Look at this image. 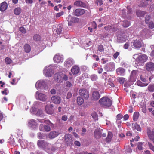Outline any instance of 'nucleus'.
I'll use <instances>...</instances> for the list:
<instances>
[{"label": "nucleus", "mask_w": 154, "mask_h": 154, "mask_svg": "<svg viewBox=\"0 0 154 154\" xmlns=\"http://www.w3.org/2000/svg\"><path fill=\"white\" fill-rule=\"evenodd\" d=\"M37 110L38 109H37L35 107L33 106L31 109L30 111L32 114L35 115L36 114H37Z\"/></svg>", "instance_id": "nucleus-36"}, {"label": "nucleus", "mask_w": 154, "mask_h": 154, "mask_svg": "<svg viewBox=\"0 0 154 154\" xmlns=\"http://www.w3.org/2000/svg\"><path fill=\"white\" fill-rule=\"evenodd\" d=\"M26 142L27 141H26L25 140H23L20 143L21 146L23 147V145L24 146V147L25 148L27 146H29L30 143L31 144V143H27Z\"/></svg>", "instance_id": "nucleus-35"}, {"label": "nucleus", "mask_w": 154, "mask_h": 154, "mask_svg": "<svg viewBox=\"0 0 154 154\" xmlns=\"http://www.w3.org/2000/svg\"><path fill=\"white\" fill-rule=\"evenodd\" d=\"M100 104L105 108H108L112 105L111 100L107 97H102L99 100Z\"/></svg>", "instance_id": "nucleus-2"}, {"label": "nucleus", "mask_w": 154, "mask_h": 154, "mask_svg": "<svg viewBox=\"0 0 154 154\" xmlns=\"http://www.w3.org/2000/svg\"><path fill=\"white\" fill-rule=\"evenodd\" d=\"M66 19L68 22L69 26H71L72 23L75 22L76 21H77L78 20V18L75 17H72L70 15L68 16Z\"/></svg>", "instance_id": "nucleus-19"}, {"label": "nucleus", "mask_w": 154, "mask_h": 154, "mask_svg": "<svg viewBox=\"0 0 154 154\" xmlns=\"http://www.w3.org/2000/svg\"><path fill=\"white\" fill-rule=\"evenodd\" d=\"M150 47L152 50L150 55L152 57H154V45H151Z\"/></svg>", "instance_id": "nucleus-46"}, {"label": "nucleus", "mask_w": 154, "mask_h": 154, "mask_svg": "<svg viewBox=\"0 0 154 154\" xmlns=\"http://www.w3.org/2000/svg\"><path fill=\"white\" fill-rule=\"evenodd\" d=\"M91 78L92 81H94L97 79V77L96 75L94 74L91 75Z\"/></svg>", "instance_id": "nucleus-51"}, {"label": "nucleus", "mask_w": 154, "mask_h": 154, "mask_svg": "<svg viewBox=\"0 0 154 154\" xmlns=\"http://www.w3.org/2000/svg\"><path fill=\"white\" fill-rule=\"evenodd\" d=\"M35 96L37 100H39L44 102L46 101L47 99L46 95L40 92L39 91L36 92Z\"/></svg>", "instance_id": "nucleus-6"}, {"label": "nucleus", "mask_w": 154, "mask_h": 154, "mask_svg": "<svg viewBox=\"0 0 154 154\" xmlns=\"http://www.w3.org/2000/svg\"><path fill=\"white\" fill-rule=\"evenodd\" d=\"M35 87L38 90L41 88L46 90L47 88V83L44 80H39L36 82Z\"/></svg>", "instance_id": "nucleus-4"}, {"label": "nucleus", "mask_w": 154, "mask_h": 154, "mask_svg": "<svg viewBox=\"0 0 154 154\" xmlns=\"http://www.w3.org/2000/svg\"><path fill=\"white\" fill-rule=\"evenodd\" d=\"M19 30L22 33H25L26 32V29L23 27H21L20 28Z\"/></svg>", "instance_id": "nucleus-63"}, {"label": "nucleus", "mask_w": 154, "mask_h": 154, "mask_svg": "<svg viewBox=\"0 0 154 154\" xmlns=\"http://www.w3.org/2000/svg\"><path fill=\"white\" fill-rule=\"evenodd\" d=\"M148 145L150 149L152 151H154V146L149 142L148 143Z\"/></svg>", "instance_id": "nucleus-62"}, {"label": "nucleus", "mask_w": 154, "mask_h": 154, "mask_svg": "<svg viewBox=\"0 0 154 154\" xmlns=\"http://www.w3.org/2000/svg\"><path fill=\"white\" fill-rule=\"evenodd\" d=\"M139 116V113L137 112L134 113L133 116V120L134 121H136L138 119Z\"/></svg>", "instance_id": "nucleus-44"}, {"label": "nucleus", "mask_w": 154, "mask_h": 154, "mask_svg": "<svg viewBox=\"0 0 154 154\" xmlns=\"http://www.w3.org/2000/svg\"><path fill=\"white\" fill-rule=\"evenodd\" d=\"M138 75V73L137 71L133 70L131 74L130 81L131 82L135 81Z\"/></svg>", "instance_id": "nucleus-20"}, {"label": "nucleus", "mask_w": 154, "mask_h": 154, "mask_svg": "<svg viewBox=\"0 0 154 154\" xmlns=\"http://www.w3.org/2000/svg\"><path fill=\"white\" fill-rule=\"evenodd\" d=\"M39 129L41 131L48 132L50 130L51 128L48 125L41 124L39 126Z\"/></svg>", "instance_id": "nucleus-17"}, {"label": "nucleus", "mask_w": 154, "mask_h": 154, "mask_svg": "<svg viewBox=\"0 0 154 154\" xmlns=\"http://www.w3.org/2000/svg\"><path fill=\"white\" fill-rule=\"evenodd\" d=\"M141 110H142V112L144 113H146V106L145 105H144L143 106L141 107Z\"/></svg>", "instance_id": "nucleus-57"}, {"label": "nucleus", "mask_w": 154, "mask_h": 154, "mask_svg": "<svg viewBox=\"0 0 154 154\" xmlns=\"http://www.w3.org/2000/svg\"><path fill=\"white\" fill-rule=\"evenodd\" d=\"M74 5L76 6L88 9L89 6L88 4L85 3L80 1H76L74 2Z\"/></svg>", "instance_id": "nucleus-13"}, {"label": "nucleus", "mask_w": 154, "mask_h": 154, "mask_svg": "<svg viewBox=\"0 0 154 154\" xmlns=\"http://www.w3.org/2000/svg\"><path fill=\"white\" fill-rule=\"evenodd\" d=\"M59 133L55 131H51L50 132L48 135V137L50 139H53L59 135Z\"/></svg>", "instance_id": "nucleus-27"}, {"label": "nucleus", "mask_w": 154, "mask_h": 154, "mask_svg": "<svg viewBox=\"0 0 154 154\" xmlns=\"http://www.w3.org/2000/svg\"><path fill=\"white\" fill-rule=\"evenodd\" d=\"M65 141L67 145H70L72 144L73 140L70 134H67L64 136Z\"/></svg>", "instance_id": "nucleus-16"}, {"label": "nucleus", "mask_w": 154, "mask_h": 154, "mask_svg": "<svg viewBox=\"0 0 154 154\" xmlns=\"http://www.w3.org/2000/svg\"><path fill=\"white\" fill-rule=\"evenodd\" d=\"M130 25V23L127 21H125L123 22L122 24L123 26L124 27H127Z\"/></svg>", "instance_id": "nucleus-43"}, {"label": "nucleus", "mask_w": 154, "mask_h": 154, "mask_svg": "<svg viewBox=\"0 0 154 154\" xmlns=\"http://www.w3.org/2000/svg\"><path fill=\"white\" fill-rule=\"evenodd\" d=\"M117 41L118 42H123L126 41L127 38L126 37L123 35L118 36L117 38Z\"/></svg>", "instance_id": "nucleus-31"}, {"label": "nucleus", "mask_w": 154, "mask_h": 154, "mask_svg": "<svg viewBox=\"0 0 154 154\" xmlns=\"http://www.w3.org/2000/svg\"><path fill=\"white\" fill-rule=\"evenodd\" d=\"M80 71L79 67L76 65L73 66L71 69V71L73 75L79 74Z\"/></svg>", "instance_id": "nucleus-18"}, {"label": "nucleus", "mask_w": 154, "mask_h": 154, "mask_svg": "<svg viewBox=\"0 0 154 154\" xmlns=\"http://www.w3.org/2000/svg\"><path fill=\"white\" fill-rule=\"evenodd\" d=\"M146 31L147 29H145L142 30L140 32V36L142 37L145 35L146 33Z\"/></svg>", "instance_id": "nucleus-47"}, {"label": "nucleus", "mask_w": 154, "mask_h": 154, "mask_svg": "<svg viewBox=\"0 0 154 154\" xmlns=\"http://www.w3.org/2000/svg\"><path fill=\"white\" fill-rule=\"evenodd\" d=\"M53 60L55 63H62L63 60V56L59 54H57L54 56Z\"/></svg>", "instance_id": "nucleus-10"}, {"label": "nucleus", "mask_w": 154, "mask_h": 154, "mask_svg": "<svg viewBox=\"0 0 154 154\" xmlns=\"http://www.w3.org/2000/svg\"><path fill=\"white\" fill-rule=\"evenodd\" d=\"M121 66H122L127 68L128 67V65L124 61L122 62L121 63Z\"/></svg>", "instance_id": "nucleus-53"}, {"label": "nucleus", "mask_w": 154, "mask_h": 154, "mask_svg": "<svg viewBox=\"0 0 154 154\" xmlns=\"http://www.w3.org/2000/svg\"><path fill=\"white\" fill-rule=\"evenodd\" d=\"M117 121L118 120H120L122 119L123 118V116L121 114H118L116 116Z\"/></svg>", "instance_id": "nucleus-55"}, {"label": "nucleus", "mask_w": 154, "mask_h": 154, "mask_svg": "<svg viewBox=\"0 0 154 154\" xmlns=\"http://www.w3.org/2000/svg\"><path fill=\"white\" fill-rule=\"evenodd\" d=\"M106 66L109 71H112L115 69V64L113 62H110L107 63Z\"/></svg>", "instance_id": "nucleus-25"}, {"label": "nucleus", "mask_w": 154, "mask_h": 154, "mask_svg": "<svg viewBox=\"0 0 154 154\" xmlns=\"http://www.w3.org/2000/svg\"><path fill=\"white\" fill-rule=\"evenodd\" d=\"M96 3L98 5L100 6L103 4V1L101 0H98L96 1Z\"/></svg>", "instance_id": "nucleus-59"}, {"label": "nucleus", "mask_w": 154, "mask_h": 154, "mask_svg": "<svg viewBox=\"0 0 154 154\" xmlns=\"http://www.w3.org/2000/svg\"><path fill=\"white\" fill-rule=\"evenodd\" d=\"M38 125V124L37 122L34 119H30L28 121L27 125L32 129L35 130L36 129Z\"/></svg>", "instance_id": "nucleus-8"}, {"label": "nucleus", "mask_w": 154, "mask_h": 154, "mask_svg": "<svg viewBox=\"0 0 154 154\" xmlns=\"http://www.w3.org/2000/svg\"><path fill=\"white\" fill-rule=\"evenodd\" d=\"M142 42L141 38H138L134 40L131 42V46L132 48L136 49H138L141 48L142 45Z\"/></svg>", "instance_id": "nucleus-5"}, {"label": "nucleus", "mask_w": 154, "mask_h": 154, "mask_svg": "<svg viewBox=\"0 0 154 154\" xmlns=\"http://www.w3.org/2000/svg\"><path fill=\"white\" fill-rule=\"evenodd\" d=\"M143 143L142 142H138L137 144V148L138 150L141 151L143 150Z\"/></svg>", "instance_id": "nucleus-40"}, {"label": "nucleus", "mask_w": 154, "mask_h": 154, "mask_svg": "<svg viewBox=\"0 0 154 154\" xmlns=\"http://www.w3.org/2000/svg\"><path fill=\"white\" fill-rule=\"evenodd\" d=\"M92 116L95 120L98 119V116L96 113H94L92 115Z\"/></svg>", "instance_id": "nucleus-56"}, {"label": "nucleus", "mask_w": 154, "mask_h": 154, "mask_svg": "<svg viewBox=\"0 0 154 154\" xmlns=\"http://www.w3.org/2000/svg\"><path fill=\"white\" fill-rule=\"evenodd\" d=\"M132 126L133 130H137L138 131H140L141 130V128L140 127L139 125L137 123L132 124Z\"/></svg>", "instance_id": "nucleus-29"}, {"label": "nucleus", "mask_w": 154, "mask_h": 154, "mask_svg": "<svg viewBox=\"0 0 154 154\" xmlns=\"http://www.w3.org/2000/svg\"><path fill=\"white\" fill-rule=\"evenodd\" d=\"M12 62L11 60L9 58L7 57L5 59V63L7 64H9Z\"/></svg>", "instance_id": "nucleus-50"}, {"label": "nucleus", "mask_w": 154, "mask_h": 154, "mask_svg": "<svg viewBox=\"0 0 154 154\" xmlns=\"http://www.w3.org/2000/svg\"><path fill=\"white\" fill-rule=\"evenodd\" d=\"M37 120L41 123H44L47 125H50L51 124V122L49 120H44V119H37Z\"/></svg>", "instance_id": "nucleus-34"}, {"label": "nucleus", "mask_w": 154, "mask_h": 154, "mask_svg": "<svg viewBox=\"0 0 154 154\" xmlns=\"http://www.w3.org/2000/svg\"><path fill=\"white\" fill-rule=\"evenodd\" d=\"M150 19V17L149 15H147L145 17V21L146 23H148L149 21V20Z\"/></svg>", "instance_id": "nucleus-60"}, {"label": "nucleus", "mask_w": 154, "mask_h": 154, "mask_svg": "<svg viewBox=\"0 0 154 154\" xmlns=\"http://www.w3.org/2000/svg\"><path fill=\"white\" fill-rule=\"evenodd\" d=\"M88 91L86 89H82L79 91L80 95L85 99H87L89 97Z\"/></svg>", "instance_id": "nucleus-11"}, {"label": "nucleus", "mask_w": 154, "mask_h": 154, "mask_svg": "<svg viewBox=\"0 0 154 154\" xmlns=\"http://www.w3.org/2000/svg\"><path fill=\"white\" fill-rule=\"evenodd\" d=\"M137 84L138 86L141 87L146 86L148 85V83H143L140 81H137Z\"/></svg>", "instance_id": "nucleus-39"}, {"label": "nucleus", "mask_w": 154, "mask_h": 154, "mask_svg": "<svg viewBox=\"0 0 154 154\" xmlns=\"http://www.w3.org/2000/svg\"><path fill=\"white\" fill-rule=\"evenodd\" d=\"M146 69L148 71H151L154 69V63L149 62L147 63L146 66Z\"/></svg>", "instance_id": "nucleus-21"}, {"label": "nucleus", "mask_w": 154, "mask_h": 154, "mask_svg": "<svg viewBox=\"0 0 154 154\" xmlns=\"http://www.w3.org/2000/svg\"><path fill=\"white\" fill-rule=\"evenodd\" d=\"M85 13V10L78 8L75 10L74 11L75 15L76 16H79L83 15Z\"/></svg>", "instance_id": "nucleus-22"}, {"label": "nucleus", "mask_w": 154, "mask_h": 154, "mask_svg": "<svg viewBox=\"0 0 154 154\" xmlns=\"http://www.w3.org/2000/svg\"><path fill=\"white\" fill-rule=\"evenodd\" d=\"M84 99L80 97H78L77 99V102L79 105H81L84 103Z\"/></svg>", "instance_id": "nucleus-32"}, {"label": "nucleus", "mask_w": 154, "mask_h": 154, "mask_svg": "<svg viewBox=\"0 0 154 154\" xmlns=\"http://www.w3.org/2000/svg\"><path fill=\"white\" fill-rule=\"evenodd\" d=\"M116 72L118 75L123 76L125 74V69L122 67H120L116 69Z\"/></svg>", "instance_id": "nucleus-23"}, {"label": "nucleus", "mask_w": 154, "mask_h": 154, "mask_svg": "<svg viewBox=\"0 0 154 154\" xmlns=\"http://www.w3.org/2000/svg\"><path fill=\"white\" fill-rule=\"evenodd\" d=\"M49 143L47 142L42 140H39L37 142L38 147L40 148L43 149L45 150L47 146Z\"/></svg>", "instance_id": "nucleus-9"}, {"label": "nucleus", "mask_w": 154, "mask_h": 154, "mask_svg": "<svg viewBox=\"0 0 154 154\" xmlns=\"http://www.w3.org/2000/svg\"><path fill=\"white\" fill-rule=\"evenodd\" d=\"M54 106L53 104L47 105L45 107V112L48 114L51 115L54 113V111L53 109Z\"/></svg>", "instance_id": "nucleus-14"}, {"label": "nucleus", "mask_w": 154, "mask_h": 154, "mask_svg": "<svg viewBox=\"0 0 154 154\" xmlns=\"http://www.w3.org/2000/svg\"><path fill=\"white\" fill-rule=\"evenodd\" d=\"M8 7L7 3L4 2L1 4L0 10L1 11H5L7 8Z\"/></svg>", "instance_id": "nucleus-28"}, {"label": "nucleus", "mask_w": 154, "mask_h": 154, "mask_svg": "<svg viewBox=\"0 0 154 154\" xmlns=\"http://www.w3.org/2000/svg\"><path fill=\"white\" fill-rule=\"evenodd\" d=\"M24 49L26 53H29L31 51V47L28 44H26L24 45Z\"/></svg>", "instance_id": "nucleus-33"}, {"label": "nucleus", "mask_w": 154, "mask_h": 154, "mask_svg": "<svg viewBox=\"0 0 154 154\" xmlns=\"http://www.w3.org/2000/svg\"><path fill=\"white\" fill-rule=\"evenodd\" d=\"M98 50L100 52H102L104 50L103 46L102 45H99L98 47Z\"/></svg>", "instance_id": "nucleus-58"}, {"label": "nucleus", "mask_w": 154, "mask_h": 154, "mask_svg": "<svg viewBox=\"0 0 154 154\" xmlns=\"http://www.w3.org/2000/svg\"><path fill=\"white\" fill-rule=\"evenodd\" d=\"M37 137L39 139H42L44 137V134L41 132H38L37 134Z\"/></svg>", "instance_id": "nucleus-49"}, {"label": "nucleus", "mask_w": 154, "mask_h": 154, "mask_svg": "<svg viewBox=\"0 0 154 154\" xmlns=\"http://www.w3.org/2000/svg\"><path fill=\"white\" fill-rule=\"evenodd\" d=\"M112 137V132H109L108 133V136L106 138V141L108 142L111 141V139Z\"/></svg>", "instance_id": "nucleus-37"}, {"label": "nucleus", "mask_w": 154, "mask_h": 154, "mask_svg": "<svg viewBox=\"0 0 154 154\" xmlns=\"http://www.w3.org/2000/svg\"><path fill=\"white\" fill-rule=\"evenodd\" d=\"M149 26V28H150L151 29H152L154 27V23L151 22H150Z\"/></svg>", "instance_id": "nucleus-64"}, {"label": "nucleus", "mask_w": 154, "mask_h": 154, "mask_svg": "<svg viewBox=\"0 0 154 154\" xmlns=\"http://www.w3.org/2000/svg\"><path fill=\"white\" fill-rule=\"evenodd\" d=\"M14 13L16 15H19L20 13V8H15L14 11Z\"/></svg>", "instance_id": "nucleus-42"}, {"label": "nucleus", "mask_w": 154, "mask_h": 154, "mask_svg": "<svg viewBox=\"0 0 154 154\" xmlns=\"http://www.w3.org/2000/svg\"><path fill=\"white\" fill-rule=\"evenodd\" d=\"M43 73L46 76L51 77L53 74L52 65L46 66L43 70Z\"/></svg>", "instance_id": "nucleus-7"}, {"label": "nucleus", "mask_w": 154, "mask_h": 154, "mask_svg": "<svg viewBox=\"0 0 154 154\" xmlns=\"http://www.w3.org/2000/svg\"><path fill=\"white\" fill-rule=\"evenodd\" d=\"M100 97V94L97 91H94L92 94V99L94 100H97Z\"/></svg>", "instance_id": "nucleus-26"}, {"label": "nucleus", "mask_w": 154, "mask_h": 154, "mask_svg": "<svg viewBox=\"0 0 154 154\" xmlns=\"http://www.w3.org/2000/svg\"><path fill=\"white\" fill-rule=\"evenodd\" d=\"M64 12L63 11H62L60 12H59L56 15V17L57 18L59 17L60 16L63 15V14Z\"/></svg>", "instance_id": "nucleus-61"}, {"label": "nucleus", "mask_w": 154, "mask_h": 154, "mask_svg": "<svg viewBox=\"0 0 154 154\" xmlns=\"http://www.w3.org/2000/svg\"><path fill=\"white\" fill-rule=\"evenodd\" d=\"M37 113V114H36L35 115L41 117H43V112L42 110L40 109H38Z\"/></svg>", "instance_id": "nucleus-41"}, {"label": "nucleus", "mask_w": 154, "mask_h": 154, "mask_svg": "<svg viewBox=\"0 0 154 154\" xmlns=\"http://www.w3.org/2000/svg\"><path fill=\"white\" fill-rule=\"evenodd\" d=\"M52 102L56 104H58L60 103L61 99L60 97L57 96H54L51 97Z\"/></svg>", "instance_id": "nucleus-24"}, {"label": "nucleus", "mask_w": 154, "mask_h": 154, "mask_svg": "<svg viewBox=\"0 0 154 154\" xmlns=\"http://www.w3.org/2000/svg\"><path fill=\"white\" fill-rule=\"evenodd\" d=\"M137 15L138 17H142L143 16L146 14L144 11H136Z\"/></svg>", "instance_id": "nucleus-38"}, {"label": "nucleus", "mask_w": 154, "mask_h": 154, "mask_svg": "<svg viewBox=\"0 0 154 154\" xmlns=\"http://www.w3.org/2000/svg\"><path fill=\"white\" fill-rule=\"evenodd\" d=\"M68 79L66 75L61 72L56 73L54 75V80L59 83L63 82V80H67Z\"/></svg>", "instance_id": "nucleus-3"}, {"label": "nucleus", "mask_w": 154, "mask_h": 154, "mask_svg": "<svg viewBox=\"0 0 154 154\" xmlns=\"http://www.w3.org/2000/svg\"><path fill=\"white\" fill-rule=\"evenodd\" d=\"M126 152L128 153H131L132 152V149L130 148V146H128L126 148Z\"/></svg>", "instance_id": "nucleus-54"}, {"label": "nucleus", "mask_w": 154, "mask_h": 154, "mask_svg": "<svg viewBox=\"0 0 154 154\" xmlns=\"http://www.w3.org/2000/svg\"><path fill=\"white\" fill-rule=\"evenodd\" d=\"M62 28L61 26H59L57 30V32L58 34H60L62 31Z\"/></svg>", "instance_id": "nucleus-52"}, {"label": "nucleus", "mask_w": 154, "mask_h": 154, "mask_svg": "<svg viewBox=\"0 0 154 154\" xmlns=\"http://www.w3.org/2000/svg\"><path fill=\"white\" fill-rule=\"evenodd\" d=\"M33 39L35 41H39L40 39V36L38 35L35 34L33 36Z\"/></svg>", "instance_id": "nucleus-48"}, {"label": "nucleus", "mask_w": 154, "mask_h": 154, "mask_svg": "<svg viewBox=\"0 0 154 154\" xmlns=\"http://www.w3.org/2000/svg\"><path fill=\"white\" fill-rule=\"evenodd\" d=\"M148 89L150 92H153L154 91V85H150L148 87Z\"/></svg>", "instance_id": "nucleus-45"}, {"label": "nucleus", "mask_w": 154, "mask_h": 154, "mask_svg": "<svg viewBox=\"0 0 154 154\" xmlns=\"http://www.w3.org/2000/svg\"><path fill=\"white\" fill-rule=\"evenodd\" d=\"M56 148L52 144L49 143L45 149V151L48 153L52 154L54 152Z\"/></svg>", "instance_id": "nucleus-12"}, {"label": "nucleus", "mask_w": 154, "mask_h": 154, "mask_svg": "<svg viewBox=\"0 0 154 154\" xmlns=\"http://www.w3.org/2000/svg\"><path fill=\"white\" fill-rule=\"evenodd\" d=\"M102 130L100 129H97L94 131L95 136L97 138H99L101 137L102 134Z\"/></svg>", "instance_id": "nucleus-30"}, {"label": "nucleus", "mask_w": 154, "mask_h": 154, "mask_svg": "<svg viewBox=\"0 0 154 154\" xmlns=\"http://www.w3.org/2000/svg\"><path fill=\"white\" fill-rule=\"evenodd\" d=\"M136 62L137 63V65L140 66L145 62L148 59L147 56L145 54H134L133 57Z\"/></svg>", "instance_id": "nucleus-1"}, {"label": "nucleus", "mask_w": 154, "mask_h": 154, "mask_svg": "<svg viewBox=\"0 0 154 154\" xmlns=\"http://www.w3.org/2000/svg\"><path fill=\"white\" fill-rule=\"evenodd\" d=\"M74 63V61L72 58L67 59L64 63V66L66 67H69Z\"/></svg>", "instance_id": "nucleus-15"}]
</instances>
